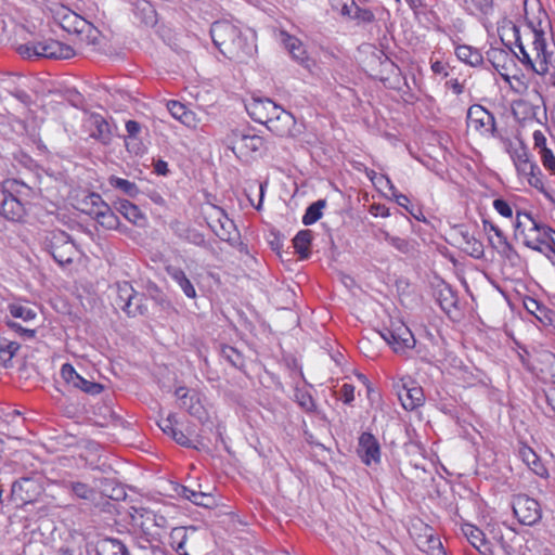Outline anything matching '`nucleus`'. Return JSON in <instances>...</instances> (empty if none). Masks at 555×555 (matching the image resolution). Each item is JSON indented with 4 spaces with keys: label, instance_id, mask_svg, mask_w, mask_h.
Instances as JSON below:
<instances>
[{
    "label": "nucleus",
    "instance_id": "obj_39",
    "mask_svg": "<svg viewBox=\"0 0 555 555\" xmlns=\"http://www.w3.org/2000/svg\"><path fill=\"white\" fill-rule=\"evenodd\" d=\"M108 183L114 189L119 190L125 195H128L130 197H135L139 194V188L137 186V184L127 179L112 176L108 179Z\"/></svg>",
    "mask_w": 555,
    "mask_h": 555
},
{
    "label": "nucleus",
    "instance_id": "obj_3",
    "mask_svg": "<svg viewBox=\"0 0 555 555\" xmlns=\"http://www.w3.org/2000/svg\"><path fill=\"white\" fill-rule=\"evenodd\" d=\"M513 513L525 526H533L542 518L540 503L527 494H518L513 499Z\"/></svg>",
    "mask_w": 555,
    "mask_h": 555
},
{
    "label": "nucleus",
    "instance_id": "obj_54",
    "mask_svg": "<svg viewBox=\"0 0 555 555\" xmlns=\"http://www.w3.org/2000/svg\"><path fill=\"white\" fill-rule=\"evenodd\" d=\"M476 11L483 15H489L493 11V0H472Z\"/></svg>",
    "mask_w": 555,
    "mask_h": 555
},
{
    "label": "nucleus",
    "instance_id": "obj_51",
    "mask_svg": "<svg viewBox=\"0 0 555 555\" xmlns=\"http://www.w3.org/2000/svg\"><path fill=\"white\" fill-rule=\"evenodd\" d=\"M539 154L541 156V162L543 166L551 170L552 172H555V156L553 152L550 149L539 151Z\"/></svg>",
    "mask_w": 555,
    "mask_h": 555
},
{
    "label": "nucleus",
    "instance_id": "obj_35",
    "mask_svg": "<svg viewBox=\"0 0 555 555\" xmlns=\"http://www.w3.org/2000/svg\"><path fill=\"white\" fill-rule=\"evenodd\" d=\"M179 494L198 506L209 507L214 504V498L210 494L190 489L185 486H181Z\"/></svg>",
    "mask_w": 555,
    "mask_h": 555
},
{
    "label": "nucleus",
    "instance_id": "obj_12",
    "mask_svg": "<svg viewBox=\"0 0 555 555\" xmlns=\"http://www.w3.org/2000/svg\"><path fill=\"white\" fill-rule=\"evenodd\" d=\"M280 38L292 57L310 70L311 66L314 65V62L307 55L302 42L284 30L280 33Z\"/></svg>",
    "mask_w": 555,
    "mask_h": 555
},
{
    "label": "nucleus",
    "instance_id": "obj_36",
    "mask_svg": "<svg viewBox=\"0 0 555 555\" xmlns=\"http://www.w3.org/2000/svg\"><path fill=\"white\" fill-rule=\"evenodd\" d=\"M483 229L485 231H492L494 232L495 236L498 237V245H494L496 248L501 247V253L504 254L507 258H511L512 255H517L514 247L507 242L506 236L504 235L503 231L492 222L488 220H483Z\"/></svg>",
    "mask_w": 555,
    "mask_h": 555
},
{
    "label": "nucleus",
    "instance_id": "obj_5",
    "mask_svg": "<svg viewBox=\"0 0 555 555\" xmlns=\"http://www.w3.org/2000/svg\"><path fill=\"white\" fill-rule=\"evenodd\" d=\"M547 18L546 12L542 9L541 5H538V15L535 17H530L528 11L526 10V22L528 27L533 33V51L535 52L537 60H547L548 54L546 52V41L544 37V30L542 28V23Z\"/></svg>",
    "mask_w": 555,
    "mask_h": 555
},
{
    "label": "nucleus",
    "instance_id": "obj_2",
    "mask_svg": "<svg viewBox=\"0 0 555 555\" xmlns=\"http://www.w3.org/2000/svg\"><path fill=\"white\" fill-rule=\"evenodd\" d=\"M46 246L53 259L62 267L72 263L77 254V247L70 236L61 230L49 233Z\"/></svg>",
    "mask_w": 555,
    "mask_h": 555
},
{
    "label": "nucleus",
    "instance_id": "obj_52",
    "mask_svg": "<svg viewBox=\"0 0 555 555\" xmlns=\"http://www.w3.org/2000/svg\"><path fill=\"white\" fill-rule=\"evenodd\" d=\"M152 299L163 308L169 307L170 304L164 293L156 286L153 285L149 288Z\"/></svg>",
    "mask_w": 555,
    "mask_h": 555
},
{
    "label": "nucleus",
    "instance_id": "obj_38",
    "mask_svg": "<svg viewBox=\"0 0 555 555\" xmlns=\"http://www.w3.org/2000/svg\"><path fill=\"white\" fill-rule=\"evenodd\" d=\"M104 207L105 208H102L101 211H98V216L94 220L106 230H117L120 224L118 216L107 203Z\"/></svg>",
    "mask_w": 555,
    "mask_h": 555
},
{
    "label": "nucleus",
    "instance_id": "obj_60",
    "mask_svg": "<svg viewBox=\"0 0 555 555\" xmlns=\"http://www.w3.org/2000/svg\"><path fill=\"white\" fill-rule=\"evenodd\" d=\"M463 236H464L466 243L472 245L470 255L476 258H479L483 254L482 244L480 242H478L477 240H475L473 236H469L468 234H464Z\"/></svg>",
    "mask_w": 555,
    "mask_h": 555
},
{
    "label": "nucleus",
    "instance_id": "obj_21",
    "mask_svg": "<svg viewBox=\"0 0 555 555\" xmlns=\"http://www.w3.org/2000/svg\"><path fill=\"white\" fill-rule=\"evenodd\" d=\"M64 488L68 490L75 498L83 500L86 502L98 505V498H102L93 488L89 485L80 481H66Z\"/></svg>",
    "mask_w": 555,
    "mask_h": 555
},
{
    "label": "nucleus",
    "instance_id": "obj_34",
    "mask_svg": "<svg viewBox=\"0 0 555 555\" xmlns=\"http://www.w3.org/2000/svg\"><path fill=\"white\" fill-rule=\"evenodd\" d=\"M312 237L311 230H301L294 237L293 245L300 259H307L310 256Z\"/></svg>",
    "mask_w": 555,
    "mask_h": 555
},
{
    "label": "nucleus",
    "instance_id": "obj_26",
    "mask_svg": "<svg viewBox=\"0 0 555 555\" xmlns=\"http://www.w3.org/2000/svg\"><path fill=\"white\" fill-rule=\"evenodd\" d=\"M166 272L179 285V287L188 298H196V289L191 280L186 276L185 272L181 268L175 266H167Z\"/></svg>",
    "mask_w": 555,
    "mask_h": 555
},
{
    "label": "nucleus",
    "instance_id": "obj_33",
    "mask_svg": "<svg viewBox=\"0 0 555 555\" xmlns=\"http://www.w3.org/2000/svg\"><path fill=\"white\" fill-rule=\"evenodd\" d=\"M96 555H130L127 546L114 538H105L96 544Z\"/></svg>",
    "mask_w": 555,
    "mask_h": 555
},
{
    "label": "nucleus",
    "instance_id": "obj_14",
    "mask_svg": "<svg viewBox=\"0 0 555 555\" xmlns=\"http://www.w3.org/2000/svg\"><path fill=\"white\" fill-rule=\"evenodd\" d=\"M266 127L278 137H291L294 135L296 119L292 113L285 111L276 115V117L267 120Z\"/></svg>",
    "mask_w": 555,
    "mask_h": 555
},
{
    "label": "nucleus",
    "instance_id": "obj_50",
    "mask_svg": "<svg viewBox=\"0 0 555 555\" xmlns=\"http://www.w3.org/2000/svg\"><path fill=\"white\" fill-rule=\"evenodd\" d=\"M7 325L11 331H13L14 333L18 334L20 336H22L24 338H34L36 335L35 330L24 327L17 322L8 321Z\"/></svg>",
    "mask_w": 555,
    "mask_h": 555
},
{
    "label": "nucleus",
    "instance_id": "obj_45",
    "mask_svg": "<svg viewBox=\"0 0 555 555\" xmlns=\"http://www.w3.org/2000/svg\"><path fill=\"white\" fill-rule=\"evenodd\" d=\"M540 228H544L545 231L542 229L540 231H532L530 240H532V245L538 246V244H546L548 243V237L555 235V231L551 229L550 227L543 224L540 222Z\"/></svg>",
    "mask_w": 555,
    "mask_h": 555
},
{
    "label": "nucleus",
    "instance_id": "obj_15",
    "mask_svg": "<svg viewBox=\"0 0 555 555\" xmlns=\"http://www.w3.org/2000/svg\"><path fill=\"white\" fill-rule=\"evenodd\" d=\"M515 229L516 232L525 236L526 246L534 250H540V247L532 245V240H530L532 231L541 230L540 222L537 221L530 214L518 211L516 215ZM542 230L545 231L544 228H542Z\"/></svg>",
    "mask_w": 555,
    "mask_h": 555
},
{
    "label": "nucleus",
    "instance_id": "obj_1",
    "mask_svg": "<svg viewBox=\"0 0 555 555\" xmlns=\"http://www.w3.org/2000/svg\"><path fill=\"white\" fill-rule=\"evenodd\" d=\"M210 36L214 44L229 60L245 62L257 50L255 35L229 21H216L211 24Z\"/></svg>",
    "mask_w": 555,
    "mask_h": 555
},
{
    "label": "nucleus",
    "instance_id": "obj_29",
    "mask_svg": "<svg viewBox=\"0 0 555 555\" xmlns=\"http://www.w3.org/2000/svg\"><path fill=\"white\" fill-rule=\"evenodd\" d=\"M436 300L440 308L446 312L450 313L452 309L456 308L457 295L448 284H441L436 288L435 292Z\"/></svg>",
    "mask_w": 555,
    "mask_h": 555
},
{
    "label": "nucleus",
    "instance_id": "obj_9",
    "mask_svg": "<svg viewBox=\"0 0 555 555\" xmlns=\"http://www.w3.org/2000/svg\"><path fill=\"white\" fill-rule=\"evenodd\" d=\"M512 31H513V36H514V39H515V46L518 48L519 50V54L516 53L511 46H507L506 47L508 48L509 51H512L514 53V55L530 70L534 72L535 74L538 75H545L548 70V61L547 60H537L538 61V65H535L530 56V54L527 52V50L525 49L524 44H522V41H521V37H520V29L518 26L516 25H513L512 26Z\"/></svg>",
    "mask_w": 555,
    "mask_h": 555
},
{
    "label": "nucleus",
    "instance_id": "obj_62",
    "mask_svg": "<svg viewBox=\"0 0 555 555\" xmlns=\"http://www.w3.org/2000/svg\"><path fill=\"white\" fill-rule=\"evenodd\" d=\"M170 437L182 447H192V441L189 439V437L183 431L177 428L173 430Z\"/></svg>",
    "mask_w": 555,
    "mask_h": 555
},
{
    "label": "nucleus",
    "instance_id": "obj_10",
    "mask_svg": "<svg viewBox=\"0 0 555 555\" xmlns=\"http://www.w3.org/2000/svg\"><path fill=\"white\" fill-rule=\"evenodd\" d=\"M61 376L66 384L72 385L74 388L80 389L86 393L99 395L103 390V386L101 384L83 378L69 363L62 365Z\"/></svg>",
    "mask_w": 555,
    "mask_h": 555
},
{
    "label": "nucleus",
    "instance_id": "obj_56",
    "mask_svg": "<svg viewBox=\"0 0 555 555\" xmlns=\"http://www.w3.org/2000/svg\"><path fill=\"white\" fill-rule=\"evenodd\" d=\"M340 399L345 404L350 405L354 400V386L351 384H344L340 388Z\"/></svg>",
    "mask_w": 555,
    "mask_h": 555
},
{
    "label": "nucleus",
    "instance_id": "obj_55",
    "mask_svg": "<svg viewBox=\"0 0 555 555\" xmlns=\"http://www.w3.org/2000/svg\"><path fill=\"white\" fill-rule=\"evenodd\" d=\"M387 183L390 184V191H391V194L392 196L396 198V202L399 206L405 208V210H408L409 212L412 214V211L410 210L408 204L410 203V199L408 198L406 195L404 194H401L398 192V190L391 184V181L387 178Z\"/></svg>",
    "mask_w": 555,
    "mask_h": 555
},
{
    "label": "nucleus",
    "instance_id": "obj_41",
    "mask_svg": "<svg viewBox=\"0 0 555 555\" xmlns=\"http://www.w3.org/2000/svg\"><path fill=\"white\" fill-rule=\"evenodd\" d=\"M379 64L382 67V73L387 74V76H382L380 80L385 81L390 78V76H399L400 75V68L388 57L386 56L382 51H379L378 55Z\"/></svg>",
    "mask_w": 555,
    "mask_h": 555
},
{
    "label": "nucleus",
    "instance_id": "obj_4",
    "mask_svg": "<svg viewBox=\"0 0 555 555\" xmlns=\"http://www.w3.org/2000/svg\"><path fill=\"white\" fill-rule=\"evenodd\" d=\"M384 340L397 353L404 352L415 345V339L410 328L403 323H393L390 327L380 332Z\"/></svg>",
    "mask_w": 555,
    "mask_h": 555
},
{
    "label": "nucleus",
    "instance_id": "obj_6",
    "mask_svg": "<svg viewBox=\"0 0 555 555\" xmlns=\"http://www.w3.org/2000/svg\"><path fill=\"white\" fill-rule=\"evenodd\" d=\"M467 122L469 127L480 133H488L494 138L499 137L493 114L481 105L475 104L468 108Z\"/></svg>",
    "mask_w": 555,
    "mask_h": 555
},
{
    "label": "nucleus",
    "instance_id": "obj_48",
    "mask_svg": "<svg viewBox=\"0 0 555 555\" xmlns=\"http://www.w3.org/2000/svg\"><path fill=\"white\" fill-rule=\"evenodd\" d=\"M511 156L516 167L531 160L528 149L522 142H520L518 149L514 150Z\"/></svg>",
    "mask_w": 555,
    "mask_h": 555
},
{
    "label": "nucleus",
    "instance_id": "obj_19",
    "mask_svg": "<svg viewBox=\"0 0 555 555\" xmlns=\"http://www.w3.org/2000/svg\"><path fill=\"white\" fill-rule=\"evenodd\" d=\"M272 102L273 101L269 98L253 96L250 101L245 104V107L254 121L266 125L269 112L267 103Z\"/></svg>",
    "mask_w": 555,
    "mask_h": 555
},
{
    "label": "nucleus",
    "instance_id": "obj_53",
    "mask_svg": "<svg viewBox=\"0 0 555 555\" xmlns=\"http://www.w3.org/2000/svg\"><path fill=\"white\" fill-rule=\"evenodd\" d=\"M409 382H413L411 377H402L393 383L392 387L402 403L403 393L410 388Z\"/></svg>",
    "mask_w": 555,
    "mask_h": 555
},
{
    "label": "nucleus",
    "instance_id": "obj_30",
    "mask_svg": "<svg viewBox=\"0 0 555 555\" xmlns=\"http://www.w3.org/2000/svg\"><path fill=\"white\" fill-rule=\"evenodd\" d=\"M53 20L67 33H72V28L78 18V14L60 4L51 9Z\"/></svg>",
    "mask_w": 555,
    "mask_h": 555
},
{
    "label": "nucleus",
    "instance_id": "obj_13",
    "mask_svg": "<svg viewBox=\"0 0 555 555\" xmlns=\"http://www.w3.org/2000/svg\"><path fill=\"white\" fill-rule=\"evenodd\" d=\"M175 396L179 401V406L194 417L202 418L205 409L198 399L196 391H190L186 387H179L175 391Z\"/></svg>",
    "mask_w": 555,
    "mask_h": 555
},
{
    "label": "nucleus",
    "instance_id": "obj_31",
    "mask_svg": "<svg viewBox=\"0 0 555 555\" xmlns=\"http://www.w3.org/2000/svg\"><path fill=\"white\" fill-rule=\"evenodd\" d=\"M134 15L146 26L157 23V13L154 5L147 0H137L133 3Z\"/></svg>",
    "mask_w": 555,
    "mask_h": 555
},
{
    "label": "nucleus",
    "instance_id": "obj_57",
    "mask_svg": "<svg viewBox=\"0 0 555 555\" xmlns=\"http://www.w3.org/2000/svg\"><path fill=\"white\" fill-rule=\"evenodd\" d=\"M176 418L173 414L168 415L166 418H163L158 426L163 430L164 434L170 436L176 429Z\"/></svg>",
    "mask_w": 555,
    "mask_h": 555
},
{
    "label": "nucleus",
    "instance_id": "obj_18",
    "mask_svg": "<svg viewBox=\"0 0 555 555\" xmlns=\"http://www.w3.org/2000/svg\"><path fill=\"white\" fill-rule=\"evenodd\" d=\"M167 108L170 115L189 128H196L198 119L196 114L179 101H169Z\"/></svg>",
    "mask_w": 555,
    "mask_h": 555
},
{
    "label": "nucleus",
    "instance_id": "obj_49",
    "mask_svg": "<svg viewBox=\"0 0 555 555\" xmlns=\"http://www.w3.org/2000/svg\"><path fill=\"white\" fill-rule=\"evenodd\" d=\"M144 295L139 294V299H133V305L128 308L126 314L130 318L144 315L147 312L146 306L143 304Z\"/></svg>",
    "mask_w": 555,
    "mask_h": 555
},
{
    "label": "nucleus",
    "instance_id": "obj_27",
    "mask_svg": "<svg viewBox=\"0 0 555 555\" xmlns=\"http://www.w3.org/2000/svg\"><path fill=\"white\" fill-rule=\"evenodd\" d=\"M105 205L106 202H104L100 194L91 192L78 201L77 208L82 214H86L94 219L98 216V211H101L102 208H105Z\"/></svg>",
    "mask_w": 555,
    "mask_h": 555
},
{
    "label": "nucleus",
    "instance_id": "obj_58",
    "mask_svg": "<svg viewBox=\"0 0 555 555\" xmlns=\"http://www.w3.org/2000/svg\"><path fill=\"white\" fill-rule=\"evenodd\" d=\"M493 207L503 217L509 218L513 215L512 207L509 206V204L506 201H504L502 198L494 199Z\"/></svg>",
    "mask_w": 555,
    "mask_h": 555
},
{
    "label": "nucleus",
    "instance_id": "obj_7",
    "mask_svg": "<svg viewBox=\"0 0 555 555\" xmlns=\"http://www.w3.org/2000/svg\"><path fill=\"white\" fill-rule=\"evenodd\" d=\"M133 509L132 519L139 522L146 534L160 535V531L168 528V520L164 515L143 507Z\"/></svg>",
    "mask_w": 555,
    "mask_h": 555
},
{
    "label": "nucleus",
    "instance_id": "obj_22",
    "mask_svg": "<svg viewBox=\"0 0 555 555\" xmlns=\"http://www.w3.org/2000/svg\"><path fill=\"white\" fill-rule=\"evenodd\" d=\"M92 130L90 137L103 144H109L112 141V132L106 119L100 114H92L89 118Z\"/></svg>",
    "mask_w": 555,
    "mask_h": 555
},
{
    "label": "nucleus",
    "instance_id": "obj_37",
    "mask_svg": "<svg viewBox=\"0 0 555 555\" xmlns=\"http://www.w3.org/2000/svg\"><path fill=\"white\" fill-rule=\"evenodd\" d=\"M457 59L470 66H479L482 64L483 57L479 50L469 46H459L455 49Z\"/></svg>",
    "mask_w": 555,
    "mask_h": 555
},
{
    "label": "nucleus",
    "instance_id": "obj_47",
    "mask_svg": "<svg viewBox=\"0 0 555 555\" xmlns=\"http://www.w3.org/2000/svg\"><path fill=\"white\" fill-rule=\"evenodd\" d=\"M296 400L298 404L307 412H312L315 410V402L312 396L306 391H297Z\"/></svg>",
    "mask_w": 555,
    "mask_h": 555
},
{
    "label": "nucleus",
    "instance_id": "obj_61",
    "mask_svg": "<svg viewBox=\"0 0 555 555\" xmlns=\"http://www.w3.org/2000/svg\"><path fill=\"white\" fill-rule=\"evenodd\" d=\"M516 169H517L519 175H522L525 177H529L534 171H538V173H540L539 166L534 162H532V160L527 162V163L516 167Z\"/></svg>",
    "mask_w": 555,
    "mask_h": 555
},
{
    "label": "nucleus",
    "instance_id": "obj_24",
    "mask_svg": "<svg viewBox=\"0 0 555 555\" xmlns=\"http://www.w3.org/2000/svg\"><path fill=\"white\" fill-rule=\"evenodd\" d=\"M0 214L8 220H18L24 214L22 203L11 193H3V199L0 205Z\"/></svg>",
    "mask_w": 555,
    "mask_h": 555
},
{
    "label": "nucleus",
    "instance_id": "obj_17",
    "mask_svg": "<svg viewBox=\"0 0 555 555\" xmlns=\"http://www.w3.org/2000/svg\"><path fill=\"white\" fill-rule=\"evenodd\" d=\"M38 488L36 480L25 477L12 483L11 493L22 503H28L35 499Z\"/></svg>",
    "mask_w": 555,
    "mask_h": 555
},
{
    "label": "nucleus",
    "instance_id": "obj_59",
    "mask_svg": "<svg viewBox=\"0 0 555 555\" xmlns=\"http://www.w3.org/2000/svg\"><path fill=\"white\" fill-rule=\"evenodd\" d=\"M427 542L429 555H447L439 539L430 537Z\"/></svg>",
    "mask_w": 555,
    "mask_h": 555
},
{
    "label": "nucleus",
    "instance_id": "obj_40",
    "mask_svg": "<svg viewBox=\"0 0 555 555\" xmlns=\"http://www.w3.org/2000/svg\"><path fill=\"white\" fill-rule=\"evenodd\" d=\"M326 206L325 199H319L308 206L302 217V223L305 225H311L315 223L322 217V209Z\"/></svg>",
    "mask_w": 555,
    "mask_h": 555
},
{
    "label": "nucleus",
    "instance_id": "obj_23",
    "mask_svg": "<svg viewBox=\"0 0 555 555\" xmlns=\"http://www.w3.org/2000/svg\"><path fill=\"white\" fill-rule=\"evenodd\" d=\"M116 292L115 305L125 313L133 305V299H139V293L127 281L116 283Z\"/></svg>",
    "mask_w": 555,
    "mask_h": 555
},
{
    "label": "nucleus",
    "instance_id": "obj_28",
    "mask_svg": "<svg viewBox=\"0 0 555 555\" xmlns=\"http://www.w3.org/2000/svg\"><path fill=\"white\" fill-rule=\"evenodd\" d=\"M116 210L121 214L129 222L134 225H143L145 216L141 212L139 207L128 199H119L115 203Z\"/></svg>",
    "mask_w": 555,
    "mask_h": 555
},
{
    "label": "nucleus",
    "instance_id": "obj_63",
    "mask_svg": "<svg viewBox=\"0 0 555 555\" xmlns=\"http://www.w3.org/2000/svg\"><path fill=\"white\" fill-rule=\"evenodd\" d=\"M519 454L522 459V461L528 465V466H531V463H533L534 461H537V454L535 452L529 448V447H522L520 450H519Z\"/></svg>",
    "mask_w": 555,
    "mask_h": 555
},
{
    "label": "nucleus",
    "instance_id": "obj_25",
    "mask_svg": "<svg viewBox=\"0 0 555 555\" xmlns=\"http://www.w3.org/2000/svg\"><path fill=\"white\" fill-rule=\"evenodd\" d=\"M72 33L77 35L81 42L86 44H96L99 30L87 20L78 16L75 25L72 28Z\"/></svg>",
    "mask_w": 555,
    "mask_h": 555
},
{
    "label": "nucleus",
    "instance_id": "obj_46",
    "mask_svg": "<svg viewBox=\"0 0 555 555\" xmlns=\"http://www.w3.org/2000/svg\"><path fill=\"white\" fill-rule=\"evenodd\" d=\"M465 534L468 538L472 545L475 546L476 548L479 550L480 545L485 544V534L480 529L474 526H468V528L465 530Z\"/></svg>",
    "mask_w": 555,
    "mask_h": 555
},
{
    "label": "nucleus",
    "instance_id": "obj_20",
    "mask_svg": "<svg viewBox=\"0 0 555 555\" xmlns=\"http://www.w3.org/2000/svg\"><path fill=\"white\" fill-rule=\"evenodd\" d=\"M196 532V528L191 527H176L169 534V544L179 555H189L186 543L190 534Z\"/></svg>",
    "mask_w": 555,
    "mask_h": 555
},
{
    "label": "nucleus",
    "instance_id": "obj_43",
    "mask_svg": "<svg viewBox=\"0 0 555 555\" xmlns=\"http://www.w3.org/2000/svg\"><path fill=\"white\" fill-rule=\"evenodd\" d=\"M383 235L384 240L400 253L409 254L412 250V245L408 240L399 236H392L386 231L383 232Z\"/></svg>",
    "mask_w": 555,
    "mask_h": 555
},
{
    "label": "nucleus",
    "instance_id": "obj_8",
    "mask_svg": "<svg viewBox=\"0 0 555 555\" xmlns=\"http://www.w3.org/2000/svg\"><path fill=\"white\" fill-rule=\"evenodd\" d=\"M35 54L37 57L67 60L75 55L74 49L53 39L36 42Z\"/></svg>",
    "mask_w": 555,
    "mask_h": 555
},
{
    "label": "nucleus",
    "instance_id": "obj_44",
    "mask_svg": "<svg viewBox=\"0 0 555 555\" xmlns=\"http://www.w3.org/2000/svg\"><path fill=\"white\" fill-rule=\"evenodd\" d=\"M222 357L229 361V363L235 367H242L244 364L243 356L238 350L231 346H223L221 348Z\"/></svg>",
    "mask_w": 555,
    "mask_h": 555
},
{
    "label": "nucleus",
    "instance_id": "obj_64",
    "mask_svg": "<svg viewBox=\"0 0 555 555\" xmlns=\"http://www.w3.org/2000/svg\"><path fill=\"white\" fill-rule=\"evenodd\" d=\"M102 494L114 501H119L126 496V492L121 487H113L111 492L107 489H103Z\"/></svg>",
    "mask_w": 555,
    "mask_h": 555
},
{
    "label": "nucleus",
    "instance_id": "obj_32",
    "mask_svg": "<svg viewBox=\"0 0 555 555\" xmlns=\"http://www.w3.org/2000/svg\"><path fill=\"white\" fill-rule=\"evenodd\" d=\"M410 388L403 393L402 406L406 411H413L424 403L423 388L415 380L409 382Z\"/></svg>",
    "mask_w": 555,
    "mask_h": 555
},
{
    "label": "nucleus",
    "instance_id": "obj_16",
    "mask_svg": "<svg viewBox=\"0 0 555 555\" xmlns=\"http://www.w3.org/2000/svg\"><path fill=\"white\" fill-rule=\"evenodd\" d=\"M231 142L233 144L232 151L235 153V151L238 150L241 154L257 152L263 145V139L261 137L245 134L241 131H233Z\"/></svg>",
    "mask_w": 555,
    "mask_h": 555
},
{
    "label": "nucleus",
    "instance_id": "obj_11",
    "mask_svg": "<svg viewBox=\"0 0 555 555\" xmlns=\"http://www.w3.org/2000/svg\"><path fill=\"white\" fill-rule=\"evenodd\" d=\"M358 454L365 465L380 462V446L371 433H363L359 437Z\"/></svg>",
    "mask_w": 555,
    "mask_h": 555
},
{
    "label": "nucleus",
    "instance_id": "obj_42",
    "mask_svg": "<svg viewBox=\"0 0 555 555\" xmlns=\"http://www.w3.org/2000/svg\"><path fill=\"white\" fill-rule=\"evenodd\" d=\"M9 310L13 318L22 319L24 322L31 321L37 315L36 311L31 308L18 304L10 305Z\"/></svg>",
    "mask_w": 555,
    "mask_h": 555
}]
</instances>
